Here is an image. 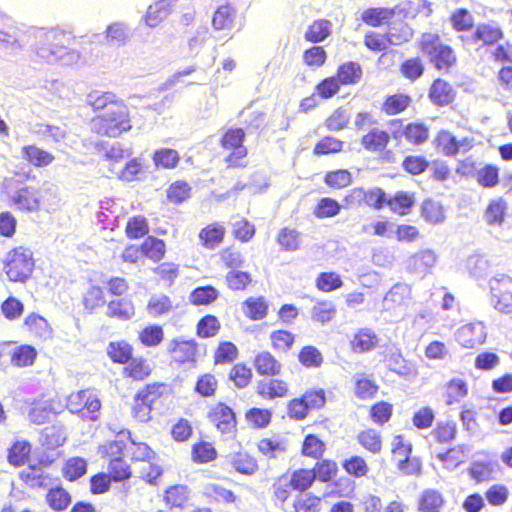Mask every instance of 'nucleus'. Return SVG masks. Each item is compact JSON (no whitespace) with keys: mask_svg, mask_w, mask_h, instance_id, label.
<instances>
[{"mask_svg":"<svg viewBox=\"0 0 512 512\" xmlns=\"http://www.w3.org/2000/svg\"><path fill=\"white\" fill-rule=\"evenodd\" d=\"M433 145L443 155L455 157L469 152L474 147V139L468 136L457 139L449 130L441 129L434 136Z\"/></svg>","mask_w":512,"mask_h":512,"instance_id":"nucleus-15","label":"nucleus"},{"mask_svg":"<svg viewBox=\"0 0 512 512\" xmlns=\"http://www.w3.org/2000/svg\"><path fill=\"white\" fill-rule=\"evenodd\" d=\"M106 315L122 321L130 320L135 315L134 305L128 297L112 300L107 304Z\"/></svg>","mask_w":512,"mask_h":512,"instance_id":"nucleus-53","label":"nucleus"},{"mask_svg":"<svg viewBox=\"0 0 512 512\" xmlns=\"http://www.w3.org/2000/svg\"><path fill=\"white\" fill-rule=\"evenodd\" d=\"M3 264L11 282L26 283L35 268L33 252L23 246L15 247L6 254Z\"/></svg>","mask_w":512,"mask_h":512,"instance_id":"nucleus-8","label":"nucleus"},{"mask_svg":"<svg viewBox=\"0 0 512 512\" xmlns=\"http://www.w3.org/2000/svg\"><path fill=\"white\" fill-rule=\"evenodd\" d=\"M275 243L281 252H297L302 247V233L296 228L281 227L275 235Z\"/></svg>","mask_w":512,"mask_h":512,"instance_id":"nucleus-34","label":"nucleus"},{"mask_svg":"<svg viewBox=\"0 0 512 512\" xmlns=\"http://www.w3.org/2000/svg\"><path fill=\"white\" fill-rule=\"evenodd\" d=\"M199 344L195 339L175 338L167 346V356L170 365H195L198 357Z\"/></svg>","mask_w":512,"mask_h":512,"instance_id":"nucleus-13","label":"nucleus"},{"mask_svg":"<svg viewBox=\"0 0 512 512\" xmlns=\"http://www.w3.org/2000/svg\"><path fill=\"white\" fill-rule=\"evenodd\" d=\"M407 16V12L400 5L389 7H369L361 13V21L367 26L376 28L387 25L396 16Z\"/></svg>","mask_w":512,"mask_h":512,"instance_id":"nucleus-21","label":"nucleus"},{"mask_svg":"<svg viewBox=\"0 0 512 512\" xmlns=\"http://www.w3.org/2000/svg\"><path fill=\"white\" fill-rule=\"evenodd\" d=\"M32 445L28 440L15 441L9 448L7 453L8 462L19 467L29 460L31 454Z\"/></svg>","mask_w":512,"mask_h":512,"instance_id":"nucleus-62","label":"nucleus"},{"mask_svg":"<svg viewBox=\"0 0 512 512\" xmlns=\"http://www.w3.org/2000/svg\"><path fill=\"white\" fill-rule=\"evenodd\" d=\"M327 452V444L318 435L308 433L303 437L300 446L302 457L316 461L324 457Z\"/></svg>","mask_w":512,"mask_h":512,"instance_id":"nucleus-39","label":"nucleus"},{"mask_svg":"<svg viewBox=\"0 0 512 512\" xmlns=\"http://www.w3.org/2000/svg\"><path fill=\"white\" fill-rule=\"evenodd\" d=\"M209 422L222 434H232L237 429L234 410L224 402L215 403L208 411Z\"/></svg>","mask_w":512,"mask_h":512,"instance_id":"nucleus-18","label":"nucleus"},{"mask_svg":"<svg viewBox=\"0 0 512 512\" xmlns=\"http://www.w3.org/2000/svg\"><path fill=\"white\" fill-rule=\"evenodd\" d=\"M252 365L260 377H276L282 373L281 361L270 351L262 350L255 354Z\"/></svg>","mask_w":512,"mask_h":512,"instance_id":"nucleus-25","label":"nucleus"},{"mask_svg":"<svg viewBox=\"0 0 512 512\" xmlns=\"http://www.w3.org/2000/svg\"><path fill=\"white\" fill-rule=\"evenodd\" d=\"M388 123L391 126H402L401 132H397L398 138L400 136L403 137L406 143L411 146H422L427 143L430 138L429 125L421 120L409 121L403 125V119L392 118Z\"/></svg>","mask_w":512,"mask_h":512,"instance_id":"nucleus-16","label":"nucleus"},{"mask_svg":"<svg viewBox=\"0 0 512 512\" xmlns=\"http://www.w3.org/2000/svg\"><path fill=\"white\" fill-rule=\"evenodd\" d=\"M335 76L342 86L355 85L363 77V68L357 61H346L337 67Z\"/></svg>","mask_w":512,"mask_h":512,"instance_id":"nucleus-48","label":"nucleus"},{"mask_svg":"<svg viewBox=\"0 0 512 512\" xmlns=\"http://www.w3.org/2000/svg\"><path fill=\"white\" fill-rule=\"evenodd\" d=\"M437 256L431 249H421L410 255L409 267L414 271L428 272L435 265Z\"/></svg>","mask_w":512,"mask_h":512,"instance_id":"nucleus-61","label":"nucleus"},{"mask_svg":"<svg viewBox=\"0 0 512 512\" xmlns=\"http://www.w3.org/2000/svg\"><path fill=\"white\" fill-rule=\"evenodd\" d=\"M21 157L30 165L39 168L50 165L55 159L51 152L40 148L35 144L24 145L21 148Z\"/></svg>","mask_w":512,"mask_h":512,"instance_id":"nucleus-46","label":"nucleus"},{"mask_svg":"<svg viewBox=\"0 0 512 512\" xmlns=\"http://www.w3.org/2000/svg\"><path fill=\"white\" fill-rule=\"evenodd\" d=\"M221 327V322L217 316L206 314L198 320L195 334L200 339L214 338L219 334Z\"/></svg>","mask_w":512,"mask_h":512,"instance_id":"nucleus-59","label":"nucleus"},{"mask_svg":"<svg viewBox=\"0 0 512 512\" xmlns=\"http://www.w3.org/2000/svg\"><path fill=\"white\" fill-rule=\"evenodd\" d=\"M244 418L252 429L262 430L271 424L273 412L269 408L251 407L245 412Z\"/></svg>","mask_w":512,"mask_h":512,"instance_id":"nucleus-54","label":"nucleus"},{"mask_svg":"<svg viewBox=\"0 0 512 512\" xmlns=\"http://www.w3.org/2000/svg\"><path fill=\"white\" fill-rule=\"evenodd\" d=\"M240 355L239 348L229 340L219 341L212 351L213 366H227L233 364Z\"/></svg>","mask_w":512,"mask_h":512,"instance_id":"nucleus-38","label":"nucleus"},{"mask_svg":"<svg viewBox=\"0 0 512 512\" xmlns=\"http://www.w3.org/2000/svg\"><path fill=\"white\" fill-rule=\"evenodd\" d=\"M458 436V426L454 420L437 421L428 435L430 447L442 448L453 443Z\"/></svg>","mask_w":512,"mask_h":512,"instance_id":"nucleus-20","label":"nucleus"},{"mask_svg":"<svg viewBox=\"0 0 512 512\" xmlns=\"http://www.w3.org/2000/svg\"><path fill=\"white\" fill-rule=\"evenodd\" d=\"M394 405L385 400H379L370 405L368 409V417L370 421L379 426L383 427L393 417Z\"/></svg>","mask_w":512,"mask_h":512,"instance_id":"nucleus-51","label":"nucleus"},{"mask_svg":"<svg viewBox=\"0 0 512 512\" xmlns=\"http://www.w3.org/2000/svg\"><path fill=\"white\" fill-rule=\"evenodd\" d=\"M327 404V393L324 388H308L298 397L287 402V416L294 421L305 420L311 411H319Z\"/></svg>","mask_w":512,"mask_h":512,"instance_id":"nucleus-7","label":"nucleus"},{"mask_svg":"<svg viewBox=\"0 0 512 512\" xmlns=\"http://www.w3.org/2000/svg\"><path fill=\"white\" fill-rule=\"evenodd\" d=\"M332 33V23L330 20L321 18L314 20L308 25L304 38L310 43H319L325 41Z\"/></svg>","mask_w":512,"mask_h":512,"instance_id":"nucleus-52","label":"nucleus"},{"mask_svg":"<svg viewBox=\"0 0 512 512\" xmlns=\"http://www.w3.org/2000/svg\"><path fill=\"white\" fill-rule=\"evenodd\" d=\"M324 497L310 491L297 494L291 504L292 512H322Z\"/></svg>","mask_w":512,"mask_h":512,"instance_id":"nucleus-49","label":"nucleus"},{"mask_svg":"<svg viewBox=\"0 0 512 512\" xmlns=\"http://www.w3.org/2000/svg\"><path fill=\"white\" fill-rule=\"evenodd\" d=\"M218 456L212 442L199 439L191 446V458L194 463L206 464L214 461Z\"/></svg>","mask_w":512,"mask_h":512,"instance_id":"nucleus-57","label":"nucleus"},{"mask_svg":"<svg viewBox=\"0 0 512 512\" xmlns=\"http://www.w3.org/2000/svg\"><path fill=\"white\" fill-rule=\"evenodd\" d=\"M456 339L463 348L478 349L486 342V328L482 322L465 324L458 329Z\"/></svg>","mask_w":512,"mask_h":512,"instance_id":"nucleus-23","label":"nucleus"},{"mask_svg":"<svg viewBox=\"0 0 512 512\" xmlns=\"http://www.w3.org/2000/svg\"><path fill=\"white\" fill-rule=\"evenodd\" d=\"M228 379L236 388L244 389L252 383L253 371L244 362L233 363L228 373Z\"/></svg>","mask_w":512,"mask_h":512,"instance_id":"nucleus-60","label":"nucleus"},{"mask_svg":"<svg viewBox=\"0 0 512 512\" xmlns=\"http://www.w3.org/2000/svg\"><path fill=\"white\" fill-rule=\"evenodd\" d=\"M298 363L306 370L320 369L324 364V355L314 345H303L297 353Z\"/></svg>","mask_w":512,"mask_h":512,"instance_id":"nucleus-47","label":"nucleus"},{"mask_svg":"<svg viewBox=\"0 0 512 512\" xmlns=\"http://www.w3.org/2000/svg\"><path fill=\"white\" fill-rule=\"evenodd\" d=\"M75 37L71 32L59 28H53L46 32H40L35 51L38 57L47 63L61 65H73L81 58V53L73 48Z\"/></svg>","mask_w":512,"mask_h":512,"instance_id":"nucleus-1","label":"nucleus"},{"mask_svg":"<svg viewBox=\"0 0 512 512\" xmlns=\"http://www.w3.org/2000/svg\"><path fill=\"white\" fill-rule=\"evenodd\" d=\"M67 440L66 427L57 421L41 431L40 443L47 450H55L65 444Z\"/></svg>","mask_w":512,"mask_h":512,"instance_id":"nucleus-37","label":"nucleus"},{"mask_svg":"<svg viewBox=\"0 0 512 512\" xmlns=\"http://www.w3.org/2000/svg\"><path fill=\"white\" fill-rule=\"evenodd\" d=\"M490 292L495 309L504 313L512 311V278H493L490 281Z\"/></svg>","mask_w":512,"mask_h":512,"instance_id":"nucleus-19","label":"nucleus"},{"mask_svg":"<svg viewBox=\"0 0 512 512\" xmlns=\"http://www.w3.org/2000/svg\"><path fill=\"white\" fill-rule=\"evenodd\" d=\"M314 481L327 484V491L324 496L327 498H344L353 492V482L347 478H338V463L331 458L316 460L310 468Z\"/></svg>","mask_w":512,"mask_h":512,"instance_id":"nucleus-5","label":"nucleus"},{"mask_svg":"<svg viewBox=\"0 0 512 512\" xmlns=\"http://www.w3.org/2000/svg\"><path fill=\"white\" fill-rule=\"evenodd\" d=\"M376 332L368 327L359 328L349 341L350 350L356 354H363L374 350L379 344Z\"/></svg>","mask_w":512,"mask_h":512,"instance_id":"nucleus-30","label":"nucleus"},{"mask_svg":"<svg viewBox=\"0 0 512 512\" xmlns=\"http://www.w3.org/2000/svg\"><path fill=\"white\" fill-rule=\"evenodd\" d=\"M227 230L219 221H213L204 225L198 232L200 245L207 250H215L223 244Z\"/></svg>","mask_w":512,"mask_h":512,"instance_id":"nucleus-26","label":"nucleus"},{"mask_svg":"<svg viewBox=\"0 0 512 512\" xmlns=\"http://www.w3.org/2000/svg\"><path fill=\"white\" fill-rule=\"evenodd\" d=\"M233 469L242 475L251 476L259 470L256 457L246 450L235 452L230 459Z\"/></svg>","mask_w":512,"mask_h":512,"instance_id":"nucleus-45","label":"nucleus"},{"mask_svg":"<svg viewBox=\"0 0 512 512\" xmlns=\"http://www.w3.org/2000/svg\"><path fill=\"white\" fill-rule=\"evenodd\" d=\"M413 103V98L405 92H396L388 94L384 97L380 110L388 117L400 115L406 112Z\"/></svg>","mask_w":512,"mask_h":512,"instance_id":"nucleus-31","label":"nucleus"},{"mask_svg":"<svg viewBox=\"0 0 512 512\" xmlns=\"http://www.w3.org/2000/svg\"><path fill=\"white\" fill-rule=\"evenodd\" d=\"M11 199L13 204L23 211L36 212L40 208V192L32 186L18 188Z\"/></svg>","mask_w":512,"mask_h":512,"instance_id":"nucleus-33","label":"nucleus"},{"mask_svg":"<svg viewBox=\"0 0 512 512\" xmlns=\"http://www.w3.org/2000/svg\"><path fill=\"white\" fill-rule=\"evenodd\" d=\"M236 8L230 3H225L216 8L212 17V26L216 30L230 29L236 18Z\"/></svg>","mask_w":512,"mask_h":512,"instance_id":"nucleus-55","label":"nucleus"},{"mask_svg":"<svg viewBox=\"0 0 512 512\" xmlns=\"http://www.w3.org/2000/svg\"><path fill=\"white\" fill-rule=\"evenodd\" d=\"M101 407V400L89 390H81L68 399L69 411L84 420L96 421Z\"/></svg>","mask_w":512,"mask_h":512,"instance_id":"nucleus-12","label":"nucleus"},{"mask_svg":"<svg viewBox=\"0 0 512 512\" xmlns=\"http://www.w3.org/2000/svg\"><path fill=\"white\" fill-rule=\"evenodd\" d=\"M244 315L251 321H259L268 315L269 305L263 296L248 297L242 302Z\"/></svg>","mask_w":512,"mask_h":512,"instance_id":"nucleus-50","label":"nucleus"},{"mask_svg":"<svg viewBox=\"0 0 512 512\" xmlns=\"http://www.w3.org/2000/svg\"><path fill=\"white\" fill-rule=\"evenodd\" d=\"M11 363L15 367L24 368L32 366L38 356L37 349L30 344H21L15 347L11 353Z\"/></svg>","mask_w":512,"mask_h":512,"instance_id":"nucleus-56","label":"nucleus"},{"mask_svg":"<svg viewBox=\"0 0 512 512\" xmlns=\"http://www.w3.org/2000/svg\"><path fill=\"white\" fill-rule=\"evenodd\" d=\"M357 444L371 455L381 454L384 448L382 433L373 427H365L355 436Z\"/></svg>","mask_w":512,"mask_h":512,"instance_id":"nucleus-32","label":"nucleus"},{"mask_svg":"<svg viewBox=\"0 0 512 512\" xmlns=\"http://www.w3.org/2000/svg\"><path fill=\"white\" fill-rule=\"evenodd\" d=\"M447 506L444 493L436 488L424 489L417 498L418 512H443Z\"/></svg>","mask_w":512,"mask_h":512,"instance_id":"nucleus-28","label":"nucleus"},{"mask_svg":"<svg viewBox=\"0 0 512 512\" xmlns=\"http://www.w3.org/2000/svg\"><path fill=\"white\" fill-rule=\"evenodd\" d=\"M505 38L503 28L495 21L479 23L467 35H460L459 40L463 46H477L478 49H491Z\"/></svg>","mask_w":512,"mask_h":512,"instance_id":"nucleus-10","label":"nucleus"},{"mask_svg":"<svg viewBox=\"0 0 512 512\" xmlns=\"http://www.w3.org/2000/svg\"><path fill=\"white\" fill-rule=\"evenodd\" d=\"M380 389L377 381L364 372H359L354 377V396L361 401H369L376 397Z\"/></svg>","mask_w":512,"mask_h":512,"instance_id":"nucleus-35","label":"nucleus"},{"mask_svg":"<svg viewBox=\"0 0 512 512\" xmlns=\"http://www.w3.org/2000/svg\"><path fill=\"white\" fill-rule=\"evenodd\" d=\"M106 352L113 363L126 365L132 359L133 346L124 340L112 341Z\"/></svg>","mask_w":512,"mask_h":512,"instance_id":"nucleus-58","label":"nucleus"},{"mask_svg":"<svg viewBox=\"0 0 512 512\" xmlns=\"http://www.w3.org/2000/svg\"><path fill=\"white\" fill-rule=\"evenodd\" d=\"M403 15L396 16L387 24V35L391 45H402L411 40L414 31L411 26L405 22Z\"/></svg>","mask_w":512,"mask_h":512,"instance_id":"nucleus-36","label":"nucleus"},{"mask_svg":"<svg viewBox=\"0 0 512 512\" xmlns=\"http://www.w3.org/2000/svg\"><path fill=\"white\" fill-rule=\"evenodd\" d=\"M466 446L464 444L455 445L448 447L443 451L435 453V459H437L444 468L453 470L466 462Z\"/></svg>","mask_w":512,"mask_h":512,"instance_id":"nucleus-41","label":"nucleus"},{"mask_svg":"<svg viewBox=\"0 0 512 512\" xmlns=\"http://www.w3.org/2000/svg\"><path fill=\"white\" fill-rule=\"evenodd\" d=\"M506 215L507 201L501 196L490 199L483 212V218L489 226H502Z\"/></svg>","mask_w":512,"mask_h":512,"instance_id":"nucleus-40","label":"nucleus"},{"mask_svg":"<svg viewBox=\"0 0 512 512\" xmlns=\"http://www.w3.org/2000/svg\"><path fill=\"white\" fill-rule=\"evenodd\" d=\"M315 481L310 468L300 467L276 477L271 485V498L283 506L291 497L292 491L298 494L309 492Z\"/></svg>","mask_w":512,"mask_h":512,"instance_id":"nucleus-4","label":"nucleus"},{"mask_svg":"<svg viewBox=\"0 0 512 512\" xmlns=\"http://www.w3.org/2000/svg\"><path fill=\"white\" fill-rule=\"evenodd\" d=\"M61 412L52 399L34 400L29 405L27 419L31 424L44 425L56 419Z\"/></svg>","mask_w":512,"mask_h":512,"instance_id":"nucleus-24","label":"nucleus"},{"mask_svg":"<svg viewBox=\"0 0 512 512\" xmlns=\"http://www.w3.org/2000/svg\"><path fill=\"white\" fill-rule=\"evenodd\" d=\"M475 179L484 189L494 188L500 182V169L495 164H485L476 171Z\"/></svg>","mask_w":512,"mask_h":512,"instance_id":"nucleus-64","label":"nucleus"},{"mask_svg":"<svg viewBox=\"0 0 512 512\" xmlns=\"http://www.w3.org/2000/svg\"><path fill=\"white\" fill-rule=\"evenodd\" d=\"M256 447L257 451L267 459H276L288 450L286 441L277 435L261 438Z\"/></svg>","mask_w":512,"mask_h":512,"instance_id":"nucleus-44","label":"nucleus"},{"mask_svg":"<svg viewBox=\"0 0 512 512\" xmlns=\"http://www.w3.org/2000/svg\"><path fill=\"white\" fill-rule=\"evenodd\" d=\"M97 132L109 137H117L131 128L128 109L125 105H114L98 117Z\"/></svg>","mask_w":512,"mask_h":512,"instance_id":"nucleus-11","label":"nucleus"},{"mask_svg":"<svg viewBox=\"0 0 512 512\" xmlns=\"http://www.w3.org/2000/svg\"><path fill=\"white\" fill-rule=\"evenodd\" d=\"M160 25V0H155L149 5L142 16L139 25L133 29L128 23L115 21L107 25L102 34H94L96 39L103 38L102 42L108 46H125L132 38L134 32L144 34L147 29H154Z\"/></svg>","mask_w":512,"mask_h":512,"instance_id":"nucleus-2","label":"nucleus"},{"mask_svg":"<svg viewBox=\"0 0 512 512\" xmlns=\"http://www.w3.org/2000/svg\"><path fill=\"white\" fill-rule=\"evenodd\" d=\"M246 133L243 128L231 127L224 131L220 139V146L223 150L229 151L224 158L227 168L247 167L248 149L244 145Z\"/></svg>","mask_w":512,"mask_h":512,"instance_id":"nucleus-9","label":"nucleus"},{"mask_svg":"<svg viewBox=\"0 0 512 512\" xmlns=\"http://www.w3.org/2000/svg\"><path fill=\"white\" fill-rule=\"evenodd\" d=\"M45 501L54 512H63L71 505L72 496L59 482L48 489Z\"/></svg>","mask_w":512,"mask_h":512,"instance_id":"nucleus-42","label":"nucleus"},{"mask_svg":"<svg viewBox=\"0 0 512 512\" xmlns=\"http://www.w3.org/2000/svg\"><path fill=\"white\" fill-rule=\"evenodd\" d=\"M160 382L146 385L144 389L137 391L134 396L135 405L132 408L134 417L141 422H148L152 419L153 403L160 397Z\"/></svg>","mask_w":512,"mask_h":512,"instance_id":"nucleus-17","label":"nucleus"},{"mask_svg":"<svg viewBox=\"0 0 512 512\" xmlns=\"http://www.w3.org/2000/svg\"><path fill=\"white\" fill-rule=\"evenodd\" d=\"M456 94L453 85L443 78L434 79L428 89V98L437 107H445L452 104Z\"/></svg>","mask_w":512,"mask_h":512,"instance_id":"nucleus-27","label":"nucleus"},{"mask_svg":"<svg viewBox=\"0 0 512 512\" xmlns=\"http://www.w3.org/2000/svg\"><path fill=\"white\" fill-rule=\"evenodd\" d=\"M341 465L346 474L355 479L365 478L370 472L367 461L361 455H351L344 459Z\"/></svg>","mask_w":512,"mask_h":512,"instance_id":"nucleus-63","label":"nucleus"},{"mask_svg":"<svg viewBox=\"0 0 512 512\" xmlns=\"http://www.w3.org/2000/svg\"><path fill=\"white\" fill-rule=\"evenodd\" d=\"M418 46L437 71L447 73L457 64L458 57L455 50L449 44L444 43L438 33H423Z\"/></svg>","mask_w":512,"mask_h":512,"instance_id":"nucleus-6","label":"nucleus"},{"mask_svg":"<svg viewBox=\"0 0 512 512\" xmlns=\"http://www.w3.org/2000/svg\"><path fill=\"white\" fill-rule=\"evenodd\" d=\"M296 338V334L290 330H273L269 334L270 347L276 353L287 354L294 349Z\"/></svg>","mask_w":512,"mask_h":512,"instance_id":"nucleus-43","label":"nucleus"},{"mask_svg":"<svg viewBox=\"0 0 512 512\" xmlns=\"http://www.w3.org/2000/svg\"><path fill=\"white\" fill-rule=\"evenodd\" d=\"M354 126L357 131L363 132L360 137L361 147L368 153L382 155L389 152L391 138L398 139V133H389L388 130L377 125V120L369 111H360L356 114Z\"/></svg>","mask_w":512,"mask_h":512,"instance_id":"nucleus-3","label":"nucleus"},{"mask_svg":"<svg viewBox=\"0 0 512 512\" xmlns=\"http://www.w3.org/2000/svg\"><path fill=\"white\" fill-rule=\"evenodd\" d=\"M415 193L411 191L398 190L393 195L385 193V207L399 216L410 214L415 206Z\"/></svg>","mask_w":512,"mask_h":512,"instance_id":"nucleus-29","label":"nucleus"},{"mask_svg":"<svg viewBox=\"0 0 512 512\" xmlns=\"http://www.w3.org/2000/svg\"><path fill=\"white\" fill-rule=\"evenodd\" d=\"M343 202L347 207L368 206L381 210L385 207V191L380 187H354L344 196Z\"/></svg>","mask_w":512,"mask_h":512,"instance_id":"nucleus-14","label":"nucleus"},{"mask_svg":"<svg viewBox=\"0 0 512 512\" xmlns=\"http://www.w3.org/2000/svg\"><path fill=\"white\" fill-rule=\"evenodd\" d=\"M255 392L264 401L283 399L290 394V384L285 379L269 377L257 382Z\"/></svg>","mask_w":512,"mask_h":512,"instance_id":"nucleus-22","label":"nucleus"}]
</instances>
